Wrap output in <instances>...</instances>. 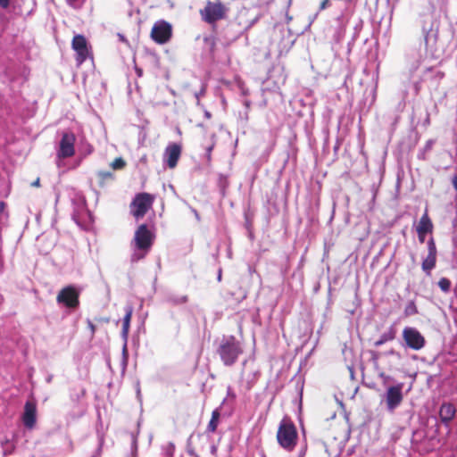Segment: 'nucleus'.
<instances>
[{
    "label": "nucleus",
    "instance_id": "45",
    "mask_svg": "<svg viewBox=\"0 0 457 457\" xmlns=\"http://www.w3.org/2000/svg\"><path fill=\"white\" fill-rule=\"evenodd\" d=\"M137 73L138 76L142 75V71L140 69H137Z\"/></svg>",
    "mask_w": 457,
    "mask_h": 457
},
{
    "label": "nucleus",
    "instance_id": "15",
    "mask_svg": "<svg viewBox=\"0 0 457 457\" xmlns=\"http://www.w3.org/2000/svg\"><path fill=\"white\" fill-rule=\"evenodd\" d=\"M132 312H133L132 307L129 305L126 306L125 316L123 318V322H122V337L125 339V344L122 348V356H123V362L125 365H126L127 360H128V350H127L126 341H127L128 333H129V324H130Z\"/></svg>",
    "mask_w": 457,
    "mask_h": 457
},
{
    "label": "nucleus",
    "instance_id": "9",
    "mask_svg": "<svg viewBox=\"0 0 457 457\" xmlns=\"http://www.w3.org/2000/svg\"><path fill=\"white\" fill-rule=\"evenodd\" d=\"M403 383H398L395 386H389L386 393V408L389 411H394L402 403Z\"/></svg>",
    "mask_w": 457,
    "mask_h": 457
},
{
    "label": "nucleus",
    "instance_id": "1",
    "mask_svg": "<svg viewBox=\"0 0 457 457\" xmlns=\"http://www.w3.org/2000/svg\"><path fill=\"white\" fill-rule=\"evenodd\" d=\"M216 353L225 366L235 364L243 353L241 343L234 336H223L216 348Z\"/></svg>",
    "mask_w": 457,
    "mask_h": 457
},
{
    "label": "nucleus",
    "instance_id": "42",
    "mask_svg": "<svg viewBox=\"0 0 457 457\" xmlns=\"http://www.w3.org/2000/svg\"><path fill=\"white\" fill-rule=\"evenodd\" d=\"M53 379V375H49L47 378H46V382L47 383H50Z\"/></svg>",
    "mask_w": 457,
    "mask_h": 457
},
{
    "label": "nucleus",
    "instance_id": "16",
    "mask_svg": "<svg viewBox=\"0 0 457 457\" xmlns=\"http://www.w3.org/2000/svg\"><path fill=\"white\" fill-rule=\"evenodd\" d=\"M456 413V408L451 403H444L439 410V416L441 421L448 426L450 421L454 418Z\"/></svg>",
    "mask_w": 457,
    "mask_h": 457
},
{
    "label": "nucleus",
    "instance_id": "35",
    "mask_svg": "<svg viewBox=\"0 0 457 457\" xmlns=\"http://www.w3.org/2000/svg\"><path fill=\"white\" fill-rule=\"evenodd\" d=\"M187 300V296H181L178 300L175 301L176 303H183Z\"/></svg>",
    "mask_w": 457,
    "mask_h": 457
},
{
    "label": "nucleus",
    "instance_id": "23",
    "mask_svg": "<svg viewBox=\"0 0 457 457\" xmlns=\"http://www.w3.org/2000/svg\"><path fill=\"white\" fill-rule=\"evenodd\" d=\"M1 445L4 455L12 453L13 450V445L10 442L8 438H4V440H2Z\"/></svg>",
    "mask_w": 457,
    "mask_h": 457
},
{
    "label": "nucleus",
    "instance_id": "22",
    "mask_svg": "<svg viewBox=\"0 0 457 457\" xmlns=\"http://www.w3.org/2000/svg\"><path fill=\"white\" fill-rule=\"evenodd\" d=\"M163 457H173L175 452V445L173 443L169 442L162 447Z\"/></svg>",
    "mask_w": 457,
    "mask_h": 457
},
{
    "label": "nucleus",
    "instance_id": "18",
    "mask_svg": "<svg viewBox=\"0 0 457 457\" xmlns=\"http://www.w3.org/2000/svg\"><path fill=\"white\" fill-rule=\"evenodd\" d=\"M396 337V328L394 325L390 326L386 331L381 334L379 338L374 342L376 347H379L386 342L393 341Z\"/></svg>",
    "mask_w": 457,
    "mask_h": 457
},
{
    "label": "nucleus",
    "instance_id": "5",
    "mask_svg": "<svg viewBox=\"0 0 457 457\" xmlns=\"http://www.w3.org/2000/svg\"><path fill=\"white\" fill-rule=\"evenodd\" d=\"M202 19L209 23L212 24L216 22L219 20H221L226 13V8L225 6L220 3H213L211 1H208L204 6V9L200 11Z\"/></svg>",
    "mask_w": 457,
    "mask_h": 457
},
{
    "label": "nucleus",
    "instance_id": "50",
    "mask_svg": "<svg viewBox=\"0 0 457 457\" xmlns=\"http://www.w3.org/2000/svg\"><path fill=\"white\" fill-rule=\"evenodd\" d=\"M199 96H200V93H197V94L195 95V97H197V98H198V97H199Z\"/></svg>",
    "mask_w": 457,
    "mask_h": 457
},
{
    "label": "nucleus",
    "instance_id": "46",
    "mask_svg": "<svg viewBox=\"0 0 457 457\" xmlns=\"http://www.w3.org/2000/svg\"><path fill=\"white\" fill-rule=\"evenodd\" d=\"M220 279H221V271L220 270L219 275H218V280L220 281Z\"/></svg>",
    "mask_w": 457,
    "mask_h": 457
},
{
    "label": "nucleus",
    "instance_id": "8",
    "mask_svg": "<svg viewBox=\"0 0 457 457\" xmlns=\"http://www.w3.org/2000/svg\"><path fill=\"white\" fill-rule=\"evenodd\" d=\"M172 34L171 25L165 21H158L154 23L151 37L153 40L158 44H165L168 42Z\"/></svg>",
    "mask_w": 457,
    "mask_h": 457
},
{
    "label": "nucleus",
    "instance_id": "40",
    "mask_svg": "<svg viewBox=\"0 0 457 457\" xmlns=\"http://www.w3.org/2000/svg\"><path fill=\"white\" fill-rule=\"evenodd\" d=\"M250 104H251L250 101H248V100L244 101V105L246 107V109H249Z\"/></svg>",
    "mask_w": 457,
    "mask_h": 457
},
{
    "label": "nucleus",
    "instance_id": "4",
    "mask_svg": "<svg viewBox=\"0 0 457 457\" xmlns=\"http://www.w3.org/2000/svg\"><path fill=\"white\" fill-rule=\"evenodd\" d=\"M404 346L414 351L421 350L426 345V339L422 334L413 327H405L403 330Z\"/></svg>",
    "mask_w": 457,
    "mask_h": 457
},
{
    "label": "nucleus",
    "instance_id": "19",
    "mask_svg": "<svg viewBox=\"0 0 457 457\" xmlns=\"http://www.w3.org/2000/svg\"><path fill=\"white\" fill-rule=\"evenodd\" d=\"M416 230H417L418 234H420V232L421 233H431L432 232L433 224H432V221L427 212H425L420 219V221H419Z\"/></svg>",
    "mask_w": 457,
    "mask_h": 457
},
{
    "label": "nucleus",
    "instance_id": "30",
    "mask_svg": "<svg viewBox=\"0 0 457 457\" xmlns=\"http://www.w3.org/2000/svg\"><path fill=\"white\" fill-rule=\"evenodd\" d=\"M219 184L222 189H225L228 185V178L224 175H220Z\"/></svg>",
    "mask_w": 457,
    "mask_h": 457
},
{
    "label": "nucleus",
    "instance_id": "21",
    "mask_svg": "<svg viewBox=\"0 0 457 457\" xmlns=\"http://www.w3.org/2000/svg\"><path fill=\"white\" fill-rule=\"evenodd\" d=\"M220 416V413L219 409H215L212 413L211 420L209 421V424L207 426L208 432L213 433L216 430V428L218 427Z\"/></svg>",
    "mask_w": 457,
    "mask_h": 457
},
{
    "label": "nucleus",
    "instance_id": "39",
    "mask_svg": "<svg viewBox=\"0 0 457 457\" xmlns=\"http://www.w3.org/2000/svg\"><path fill=\"white\" fill-rule=\"evenodd\" d=\"M192 212H194L196 220H200V216H199L198 212L195 209H192Z\"/></svg>",
    "mask_w": 457,
    "mask_h": 457
},
{
    "label": "nucleus",
    "instance_id": "31",
    "mask_svg": "<svg viewBox=\"0 0 457 457\" xmlns=\"http://www.w3.org/2000/svg\"><path fill=\"white\" fill-rule=\"evenodd\" d=\"M329 4H330L329 0H323L320 4L319 10L320 11L325 10L326 8H328L329 6Z\"/></svg>",
    "mask_w": 457,
    "mask_h": 457
},
{
    "label": "nucleus",
    "instance_id": "17",
    "mask_svg": "<svg viewBox=\"0 0 457 457\" xmlns=\"http://www.w3.org/2000/svg\"><path fill=\"white\" fill-rule=\"evenodd\" d=\"M348 22L349 18L345 12H342L336 18L337 26L334 36L336 40L339 41L341 38L344 37Z\"/></svg>",
    "mask_w": 457,
    "mask_h": 457
},
{
    "label": "nucleus",
    "instance_id": "37",
    "mask_svg": "<svg viewBox=\"0 0 457 457\" xmlns=\"http://www.w3.org/2000/svg\"><path fill=\"white\" fill-rule=\"evenodd\" d=\"M40 185V179L37 178L35 181L31 183V187H39Z\"/></svg>",
    "mask_w": 457,
    "mask_h": 457
},
{
    "label": "nucleus",
    "instance_id": "6",
    "mask_svg": "<svg viewBox=\"0 0 457 457\" xmlns=\"http://www.w3.org/2000/svg\"><path fill=\"white\" fill-rule=\"evenodd\" d=\"M154 197L148 193L137 194L131 203L132 213L137 218H142L152 207Z\"/></svg>",
    "mask_w": 457,
    "mask_h": 457
},
{
    "label": "nucleus",
    "instance_id": "48",
    "mask_svg": "<svg viewBox=\"0 0 457 457\" xmlns=\"http://www.w3.org/2000/svg\"><path fill=\"white\" fill-rule=\"evenodd\" d=\"M259 374V371H256L254 374H253V377H255L256 375Z\"/></svg>",
    "mask_w": 457,
    "mask_h": 457
},
{
    "label": "nucleus",
    "instance_id": "10",
    "mask_svg": "<svg viewBox=\"0 0 457 457\" xmlns=\"http://www.w3.org/2000/svg\"><path fill=\"white\" fill-rule=\"evenodd\" d=\"M76 138L74 134L65 132L62 134L59 144V149L57 151V156L59 158H69L71 157L75 153L74 144Z\"/></svg>",
    "mask_w": 457,
    "mask_h": 457
},
{
    "label": "nucleus",
    "instance_id": "41",
    "mask_svg": "<svg viewBox=\"0 0 457 457\" xmlns=\"http://www.w3.org/2000/svg\"><path fill=\"white\" fill-rule=\"evenodd\" d=\"M88 325H89V327H90V328L92 330V333H94L95 332V326H94V324L91 321H88Z\"/></svg>",
    "mask_w": 457,
    "mask_h": 457
},
{
    "label": "nucleus",
    "instance_id": "3",
    "mask_svg": "<svg viewBox=\"0 0 457 457\" xmlns=\"http://www.w3.org/2000/svg\"><path fill=\"white\" fill-rule=\"evenodd\" d=\"M277 440L286 451L294 450L297 440V430L295 424L287 419H283L277 432Z\"/></svg>",
    "mask_w": 457,
    "mask_h": 457
},
{
    "label": "nucleus",
    "instance_id": "25",
    "mask_svg": "<svg viewBox=\"0 0 457 457\" xmlns=\"http://www.w3.org/2000/svg\"><path fill=\"white\" fill-rule=\"evenodd\" d=\"M438 287L443 292L447 293L451 289V281L446 278H442L438 281Z\"/></svg>",
    "mask_w": 457,
    "mask_h": 457
},
{
    "label": "nucleus",
    "instance_id": "43",
    "mask_svg": "<svg viewBox=\"0 0 457 457\" xmlns=\"http://www.w3.org/2000/svg\"><path fill=\"white\" fill-rule=\"evenodd\" d=\"M137 397L140 396V388H139V385L137 384Z\"/></svg>",
    "mask_w": 457,
    "mask_h": 457
},
{
    "label": "nucleus",
    "instance_id": "36",
    "mask_svg": "<svg viewBox=\"0 0 457 457\" xmlns=\"http://www.w3.org/2000/svg\"><path fill=\"white\" fill-rule=\"evenodd\" d=\"M427 233H421V232H420V234H418L419 241L420 243H424V241H425V235Z\"/></svg>",
    "mask_w": 457,
    "mask_h": 457
},
{
    "label": "nucleus",
    "instance_id": "47",
    "mask_svg": "<svg viewBox=\"0 0 457 457\" xmlns=\"http://www.w3.org/2000/svg\"><path fill=\"white\" fill-rule=\"evenodd\" d=\"M2 302H3V297H2V295H0V305L2 304Z\"/></svg>",
    "mask_w": 457,
    "mask_h": 457
},
{
    "label": "nucleus",
    "instance_id": "24",
    "mask_svg": "<svg viewBox=\"0 0 457 457\" xmlns=\"http://www.w3.org/2000/svg\"><path fill=\"white\" fill-rule=\"evenodd\" d=\"M137 435L132 433L131 434V457H137Z\"/></svg>",
    "mask_w": 457,
    "mask_h": 457
},
{
    "label": "nucleus",
    "instance_id": "12",
    "mask_svg": "<svg viewBox=\"0 0 457 457\" xmlns=\"http://www.w3.org/2000/svg\"><path fill=\"white\" fill-rule=\"evenodd\" d=\"M72 48L76 52V61L79 65L89 56L87 43L84 36L76 35L72 39Z\"/></svg>",
    "mask_w": 457,
    "mask_h": 457
},
{
    "label": "nucleus",
    "instance_id": "13",
    "mask_svg": "<svg viewBox=\"0 0 457 457\" xmlns=\"http://www.w3.org/2000/svg\"><path fill=\"white\" fill-rule=\"evenodd\" d=\"M181 154V146L179 144L169 145L164 152L163 159L167 166L173 169L177 166L178 161Z\"/></svg>",
    "mask_w": 457,
    "mask_h": 457
},
{
    "label": "nucleus",
    "instance_id": "49",
    "mask_svg": "<svg viewBox=\"0 0 457 457\" xmlns=\"http://www.w3.org/2000/svg\"><path fill=\"white\" fill-rule=\"evenodd\" d=\"M199 96H200V93H197V94L195 95V97H197V98H198V97H199Z\"/></svg>",
    "mask_w": 457,
    "mask_h": 457
},
{
    "label": "nucleus",
    "instance_id": "32",
    "mask_svg": "<svg viewBox=\"0 0 457 457\" xmlns=\"http://www.w3.org/2000/svg\"><path fill=\"white\" fill-rule=\"evenodd\" d=\"M10 5V0H0V7L3 9L8 8Z\"/></svg>",
    "mask_w": 457,
    "mask_h": 457
},
{
    "label": "nucleus",
    "instance_id": "34",
    "mask_svg": "<svg viewBox=\"0 0 457 457\" xmlns=\"http://www.w3.org/2000/svg\"><path fill=\"white\" fill-rule=\"evenodd\" d=\"M212 149H213V145H212L206 148V157L209 161L211 160V153H212Z\"/></svg>",
    "mask_w": 457,
    "mask_h": 457
},
{
    "label": "nucleus",
    "instance_id": "27",
    "mask_svg": "<svg viewBox=\"0 0 457 457\" xmlns=\"http://www.w3.org/2000/svg\"><path fill=\"white\" fill-rule=\"evenodd\" d=\"M8 219V212L6 211V204L0 201V223H4Z\"/></svg>",
    "mask_w": 457,
    "mask_h": 457
},
{
    "label": "nucleus",
    "instance_id": "11",
    "mask_svg": "<svg viewBox=\"0 0 457 457\" xmlns=\"http://www.w3.org/2000/svg\"><path fill=\"white\" fill-rule=\"evenodd\" d=\"M428 255L423 259L421 263L422 270L427 274L430 275L432 270L435 269L436 264L437 250L435 240L430 237L427 243Z\"/></svg>",
    "mask_w": 457,
    "mask_h": 457
},
{
    "label": "nucleus",
    "instance_id": "7",
    "mask_svg": "<svg viewBox=\"0 0 457 457\" xmlns=\"http://www.w3.org/2000/svg\"><path fill=\"white\" fill-rule=\"evenodd\" d=\"M79 291L74 286L63 287L57 295L56 301L67 308L74 309L79 304Z\"/></svg>",
    "mask_w": 457,
    "mask_h": 457
},
{
    "label": "nucleus",
    "instance_id": "29",
    "mask_svg": "<svg viewBox=\"0 0 457 457\" xmlns=\"http://www.w3.org/2000/svg\"><path fill=\"white\" fill-rule=\"evenodd\" d=\"M187 453L191 457H200L195 451L194 447L191 445L190 438L187 441Z\"/></svg>",
    "mask_w": 457,
    "mask_h": 457
},
{
    "label": "nucleus",
    "instance_id": "2",
    "mask_svg": "<svg viewBox=\"0 0 457 457\" xmlns=\"http://www.w3.org/2000/svg\"><path fill=\"white\" fill-rule=\"evenodd\" d=\"M154 236L146 224H141L137 228L133 239L134 253L131 255L132 262H137L145 256L154 243Z\"/></svg>",
    "mask_w": 457,
    "mask_h": 457
},
{
    "label": "nucleus",
    "instance_id": "28",
    "mask_svg": "<svg viewBox=\"0 0 457 457\" xmlns=\"http://www.w3.org/2000/svg\"><path fill=\"white\" fill-rule=\"evenodd\" d=\"M125 165H126V162L121 157L114 159V161L112 162V163H111V167L113 170H121L125 167Z\"/></svg>",
    "mask_w": 457,
    "mask_h": 457
},
{
    "label": "nucleus",
    "instance_id": "44",
    "mask_svg": "<svg viewBox=\"0 0 457 457\" xmlns=\"http://www.w3.org/2000/svg\"><path fill=\"white\" fill-rule=\"evenodd\" d=\"M204 116L209 119V118H211L212 115H211V113L208 111H206L204 112Z\"/></svg>",
    "mask_w": 457,
    "mask_h": 457
},
{
    "label": "nucleus",
    "instance_id": "38",
    "mask_svg": "<svg viewBox=\"0 0 457 457\" xmlns=\"http://www.w3.org/2000/svg\"><path fill=\"white\" fill-rule=\"evenodd\" d=\"M453 186L454 189L457 191V176H454L453 179Z\"/></svg>",
    "mask_w": 457,
    "mask_h": 457
},
{
    "label": "nucleus",
    "instance_id": "20",
    "mask_svg": "<svg viewBox=\"0 0 457 457\" xmlns=\"http://www.w3.org/2000/svg\"><path fill=\"white\" fill-rule=\"evenodd\" d=\"M100 187H105L114 180V175L111 171L99 170L96 173Z\"/></svg>",
    "mask_w": 457,
    "mask_h": 457
},
{
    "label": "nucleus",
    "instance_id": "26",
    "mask_svg": "<svg viewBox=\"0 0 457 457\" xmlns=\"http://www.w3.org/2000/svg\"><path fill=\"white\" fill-rule=\"evenodd\" d=\"M418 312L417 307L414 303V302L411 301L408 303L404 309V314L405 316H411Z\"/></svg>",
    "mask_w": 457,
    "mask_h": 457
},
{
    "label": "nucleus",
    "instance_id": "33",
    "mask_svg": "<svg viewBox=\"0 0 457 457\" xmlns=\"http://www.w3.org/2000/svg\"><path fill=\"white\" fill-rule=\"evenodd\" d=\"M386 355L396 356L397 358L401 357L400 353L398 352H396L395 350H394V349H390L389 351L386 352Z\"/></svg>",
    "mask_w": 457,
    "mask_h": 457
},
{
    "label": "nucleus",
    "instance_id": "14",
    "mask_svg": "<svg viewBox=\"0 0 457 457\" xmlns=\"http://www.w3.org/2000/svg\"><path fill=\"white\" fill-rule=\"evenodd\" d=\"M37 421V407L33 402L27 401L24 405L22 422L27 428H34Z\"/></svg>",
    "mask_w": 457,
    "mask_h": 457
}]
</instances>
